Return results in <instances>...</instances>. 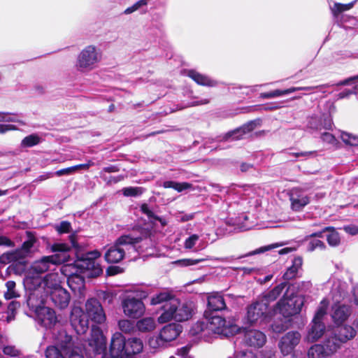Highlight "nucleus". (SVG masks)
Instances as JSON below:
<instances>
[{
	"label": "nucleus",
	"mask_w": 358,
	"mask_h": 358,
	"mask_svg": "<svg viewBox=\"0 0 358 358\" xmlns=\"http://www.w3.org/2000/svg\"><path fill=\"white\" fill-rule=\"evenodd\" d=\"M335 336L343 344L348 341L352 339L356 335V331L351 326H341L334 329L333 331Z\"/></svg>",
	"instance_id": "obj_26"
},
{
	"label": "nucleus",
	"mask_w": 358,
	"mask_h": 358,
	"mask_svg": "<svg viewBox=\"0 0 358 358\" xmlns=\"http://www.w3.org/2000/svg\"><path fill=\"white\" fill-rule=\"evenodd\" d=\"M315 154V152L310 151V152H289V156H293L296 158L298 157H304V158H308L310 157H313Z\"/></svg>",
	"instance_id": "obj_54"
},
{
	"label": "nucleus",
	"mask_w": 358,
	"mask_h": 358,
	"mask_svg": "<svg viewBox=\"0 0 358 358\" xmlns=\"http://www.w3.org/2000/svg\"><path fill=\"white\" fill-rule=\"evenodd\" d=\"M280 96H282V90H275L273 92L261 94V97L264 99H271Z\"/></svg>",
	"instance_id": "obj_51"
},
{
	"label": "nucleus",
	"mask_w": 358,
	"mask_h": 358,
	"mask_svg": "<svg viewBox=\"0 0 358 358\" xmlns=\"http://www.w3.org/2000/svg\"><path fill=\"white\" fill-rule=\"evenodd\" d=\"M182 331L180 324L172 323L164 327L158 335L150 337L148 340V345L154 350H159L175 340Z\"/></svg>",
	"instance_id": "obj_11"
},
{
	"label": "nucleus",
	"mask_w": 358,
	"mask_h": 358,
	"mask_svg": "<svg viewBox=\"0 0 358 358\" xmlns=\"http://www.w3.org/2000/svg\"><path fill=\"white\" fill-rule=\"evenodd\" d=\"M148 231L134 230L128 234L120 236L105 254V259L109 263H117L123 259L126 250L134 248L136 244L147 238Z\"/></svg>",
	"instance_id": "obj_4"
},
{
	"label": "nucleus",
	"mask_w": 358,
	"mask_h": 358,
	"mask_svg": "<svg viewBox=\"0 0 358 358\" xmlns=\"http://www.w3.org/2000/svg\"><path fill=\"white\" fill-rule=\"evenodd\" d=\"M321 138L324 142L334 145L336 143L335 136L328 132H324L322 134Z\"/></svg>",
	"instance_id": "obj_49"
},
{
	"label": "nucleus",
	"mask_w": 358,
	"mask_h": 358,
	"mask_svg": "<svg viewBox=\"0 0 358 358\" xmlns=\"http://www.w3.org/2000/svg\"><path fill=\"white\" fill-rule=\"evenodd\" d=\"M117 326L121 332L117 331L112 335L108 350L104 358H138V355L143 350V341L136 337L126 338L122 334H133L136 328L134 322L122 319L118 321Z\"/></svg>",
	"instance_id": "obj_1"
},
{
	"label": "nucleus",
	"mask_w": 358,
	"mask_h": 358,
	"mask_svg": "<svg viewBox=\"0 0 358 358\" xmlns=\"http://www.w3.org/2000/svg\"><path fill=\"white\" fill-rule=\"evenodd\" d=\"M143 213L146 215L150 219L159 220V218L154 215L152 211L150 209L147 204H143L141 207Z\"/></svg>",
	"instance_id": "obj_52"
},
{
	"label": "nucleus",
	"mask_w": 358,
	"mask_h": 358,
	"mask_svg": "<svg viewBox=\"0 0 358 358\" xmlns=\"http://www.w3.org/2000/svg\"><path fill=\"white\" fill-rule=\"evenodd\" d=\"M203 261H204L203 259H183L177 261L176 263L182 266H192V265L197 264Z\"/></svg>",
	"instance_id": "obj_47"
},
{
	"label": "nucleus",
	"mask_w": 358,
	"mask_h": 358,
	"mask_svg": "<svg viewBox=\"0 0 358 358\" xmlns=\"http://www.w3.org/2000/svg\"><path fill=\"white\" fill-rule=\"evenodd\" d=\"M329 305V302L327 299H324L321 302L320 304L317 308V310L314 316V318L313 320H315V321H322V317L326 315L327 313V309Z\"/></svg>",
	"instance_id": "obj_41"
},
{
	"label": "nucleus",
	"mask_w": 358,
	"mask_h": 358,
	"mask_svg": "<svg viewBox=\"0 0 358 358\" xmlns=\"http://www.w3.org/2000/svg\"><path fill=\"white\" fill-rule=\"evenodd\" d=\"M194 306L191 302L181 301L178 299H172L162 306L163 312L158 317L161 324L175 320L182 322L189 320L193 312Z\"/></svg>",
	"instance_id": "obj_6"
},
{
	"label": "nucleus",
	"mask_w": 358,
	"mask_h": 358,
	"mask_svg": "<svg viewBox=\"0 0 358 358\" xmlns=\"http://www.w3.org/2000/svg\"><path fill=\"white\" fill-rule=\"evenodd\" d=\"M191 186L192 185L188 182H177L174 181H165L163 183L164 188H173L178 192L189 189Z\"/></svg>",
	"instance_id": "obj_39"
},
{
	"label": "nucleus",
	"mask_w": 358,
	"mask_h": 358,
	"mask_svg": "<svg viewBox=\"0 0 358 358\" xmlns=\"http://www.w3.org/2000/svg\"><path fill=\"white\" fill-rule=\"evenodd\" d=\"M41 141V138L36 134L29 135L24 138L21 142L22 148H30L39 144Z\"/></svg>",
	"instance_id": "obj_38"
},
{
	"label": "nucleus",
	"mask_w": 358,
	"mask_h": 358,
	"mask_svg": "<svg viewBox=\"0 0 358 358\" xmlns=\"http://www.w3.org/2000/svg\"><path fill=\"white\" fill-rule=\"evenodd\" d=\"M1 245H6V246H13V243L12 241H10L9 238H8L6 236H1Z\"/></svg>",
	"instance_id": "obj_63"
},
{
	"label": "nucleus",
	"mask_w": 358,
	"mask_h": 358,
	"mask_svg": "<svg viewBox=\"0 0 358 358\" xmlns=\"http://www.w3.org/2000/svg\"><path fill=\"white\" fill-rule=\"evenodd\" d=\"M49 295L55 306L59 308H66L70 301V295L63 287L52 291Z\"/></svg>",
	"instance_id": "obj_25"
},
{
	"label": "nucleus",
	"mask_w": 358,
	"mask_h": 358,
	"mask_svg": "<svg viewBox=\"0 0 358 358\" xmlns=\"http://www.w3.org/2000/svg\"><path fill=\"white\" fill-rule=\"evenodd\" d=\"M24 124L22 121L20 120L17 115L1 113V133L16 130L17 129V125H23Z\"/></svg>",
	"instance_id": "obj_23"
},
{
	"label": "nucleus",
	"mask_w": 358,
	"mask_h": 358,
	"mask_svg": "<svg viewBox=\"0 0 358 358\" xmlns=\"http://www.w3.org/2000/svg\"><path fill=\"white\" fill-rule=\"evenodd\" d=\"M85 310L88 317L95 323L102 324L106 321V314L97 299L94 298L88 299L85 303Z\"/></svg>",
	"instance_id": "obj_19"
},
{
	"label": "nucleus",
	"mask_w": 358,
	"mask_h": 358,
	"mask_svg": "<svg viewBox=\"0 0 358 358\" xmlns=\"http://www.w3.org/2000/svg\"><path fill=\"white\" fill-rule=\"evenodd\" d=\"M27 240L25 241L22 248L13 252H5L1 255V263L8 264L11 262L24 263V259L29 257L34 251L36 238L31 232H27Z\"/></svg>",
	"instance_id": "obj_12"
},
{
	"label": "nucleus",
	"mask_w": 358,
	"mask_h": 358,
	"mask_svg": "<svg viewBox=\"0 0 358 358\" xmlns=\"http://www.w3.org/2000/svg\"><path fill=\"white\" fill-rule=\"evenodd\" d=\"M20 306V303L17 301H11L8 306V316L6 317L7 322H10L15 317V310Z\"/></svg>",
	"instance_id": "obj_42"
},
{
	"label": "nucleus",
	"mask_w": 358,
	"mask_h": 358,
	"mask_svg": "<svg viewBox=\"0 0 358 358\" xmlns=\"http://www.w3.org/2000/svg\"><path fill=\"white\" fill-rule=\"evenodd\" d=\"M55 229L59 234L67 233L71 229V224L68 222L64 221L57 225Z\"/></svg>",
	"instance_id": "obj_48"
},
{
	"label": "nucleus",
	"mask_w": 358,
	"mask_h": 358,
	"mask_svg": "<svg viewBox=\"0 0 358 358\" xmlns=\"http://www.w3.org/2000/svg\"><path fill=\"white\" fill-rule=\"evenodd\" d=\"M188 76L199 85L206 86H213L215 85V83L208 76L201 74L195 71H189L188 72Z\"/></svg>",
	"instance_id": "obj_33"
},
{
	"label": "nucleus",
	"mask_w": 358,
	"mask_h": 358,
	"mask_svg": "<svg viewBox=\"0 0 358 358\" xmlns=\"http://www.w3.org/2000/svg\"><path fill=\"white\" fill-rule=\"evenodd\" d=\"M123 194L126 196H139L143 193V189L141 187H125L122 189Z\"/></svg>",
	"instance_id": "obj_44"
},
{
	"label": "nucleus",
	"mask_w": 358,
	"mask_h": 358,
	"mask_svg": "<svg viewBox=\"0 0 358 358\" xmlns=\"http://www.w3.org/2000/svg\"><path fill=\"white\" fill-rule=\"evenodd\" d=\"M52 250L57 253L50 256L42 257L40 260L34 262L24 280V284L28 289H36L41 287L42 278L40 274L53 270L56 264H63L67 262L66 252L70 250V246L65 243H56L52 245Z\"/></svg>",
	"instance_id": "obj_2"
},
{
	"label": "nucleus",
	"mask_w": 358,
	"mask_h": 358,
	"mask_svg": "<svg viewBox=\"0 0 358 358\" xmlns=\"http://www.w3.org/2000/svg\"><path fill=\"white\" fill-rule=\"evenodd\" d=\"M343 345V343L338 340L335 336L333 331L328 333L324 341V345H322L329 356L334 355Z\"/></svg>",
	"instance_id": "obj_28"
},
{
	"label": "nucleus",
	"mask_w": 358,
	"mask_h": 358,
	"mask_svg": "<svg viewBox=\"0 0 358 358\" xmlns=\"http://www.w3.org/2000/svg\"><path fill=\"white\" fill-rule=\"evenodd\" d=\"M303 264V259L300 257L294 258L292 264L289 267L283 275L285 280H291L295 278L301 269Z\"/></svg>",
	"instance_id": "obj_30"
},
{
	"label": "nucleus",
	"mask_w": 358,
	"mask_h": 358,
	"mask_svg": "<svg viewBox=\"0 0 358 358\" xmlns=\"http://www.w3.org/2000/svg\"><path fill=\"white\" fill-rule=\"evenodd\" d=\"M323 231L329 232L327 236V241L329 245L335 247L339 245L341 242V238L338 233L335 230L334 227H326L323 229Z\"/></svg>",
	"instance_id": "obj_36"
},
{
	"label": "nucleus",
	"mask_w": 358,
	"mask_h": 358,
	"mask_svg": "<svg viewBox=\"0 0 358 358\" xmlns=\"http://www.w3.org/2000/svg\"><path fill=\"white\" fill-rule=\"evenodd\" d=\"M52 338L55 345L46 349L47 358H84L81 346L66 330H57Z\"/></svg>",
	"instance_id": "obj_3"
},
{
	"label": "nucleus",
	"mask_w": 358,
	"mask_h": 358,
	"mask_svg": "<svg viewBox=\"0 0 358 358\" xmlns=\"http://www.w3.org/2000/svg\"><path fill=\"white\" fill-rule=\"evenodd\" d=\"M39 301L37 303H34V306H30L32 308H35V320L41 327L45 329H51L57 322V319L55 312L45 306H40Z\"/></svg>",
	"instance_id": "obj_16"
},
{
	"label": "nucleus",
	"mask_w": 358,
	"mask_h": 358,
	"mask_svg": "<svg viewBox=\"0 0 358 358\" xmlns=\"http://www.w3.org/2000/svg\"><path fill=\"white\" fill-rule=\"evenodd\" d=\"M100 256L101 252L96 250L82 255L73 264H64L61 268V272L67 277V279L78 273L80 274L84 271L90 270L98 275L102 273V268L96 262V259Z\"/></svg>",
	"instance_id": "obj_5"
},
{
	"label": "nucleus",
	"mask_w": 358,
	"mask_h": 358,
	"mask_svg": "<svg viewBox=\"0 0 358 358\" xmlns=\"http://www.w3.org/2000/svg\"><path fill=\"white\" fill-rule=\"evenodd\" d=\"M136 327L141 332H150L156 328V322L152 317H144L136 322Z\"/></svg>",
	"instance_id": "obj_31"
},
{
	"label": "nucleus",
	"mask_w": 358,
	"mask_h": 358,
	"mask_svg": "<svg viewBox=\"0 0 358 358\" xmlns=\"http://www.w3.org/2000/svg\"><path fill=\"white\" fill-rule=\"evenodd\" d=\"M102 60V52L94 45L85 46L77 56L75 67L81 73H87L96 69Z\"/></svg>",
	"instance_id": "obj_7"
},
{
	"label": "nucleus",
	"mask_w": 358,
	"mask_h": 358,
	"mask_svg": "<svg viewBox=\"0 0 358 358\" xmlns=\"http://www.w3.org/2000/svg\"><path fill=\"white\" fill-rule=\"evenodd\" d=\"M17 296V293L15 292V291H6L5 293H4V297L6 299H11L13 298H15Z\"/></svg>",
	"instance_id": "obj_62"
},
{
	"label": "nucleus",
	"mask_w": 358,
	"mask_h": 358,
	"mask_svg": "<svg viewBox=\"0 0 358 358\" xmlns=\"http://www.w3.org/2000/svg\"><path fill=\"white\" fill-rule=\"evenodd\" d=\"M175 298L176 297L168 292H162L152 297L150 303L152 305H157L164 303V305L169 302L172 299Z\"/></svg>",
	"instance_id": "obj_37"
},
{
	"label": "nucleus",
	"mask_w": 358,
	"mask_h": 358,
	"mask_svg": "<svg viewBox=\"0 0 358 358\" xmlns=\"http://www.w3.org/2000/svg\"><path fill=\"white\" fill-rule=\"evenodd\" d=\"M208 306L212 310H221L226 308L225 301L222 295L213 293L208 297Z\"/></svg>",
	"instance_id": "obj_29"
},
{
	"label": "nucleus",
	"mask_w": 358,
	"mask_h": 358,
	"mask_svg": "<svg viewBox=\"0 0 358 358\" xmlns=\"http://www.w3.org/2000/svg\"><path fill=\"white\" fill-rule=\"evenodd\" d=\"M3 353L10 357H17L19 355V351L14 346H6L3 349Z\"/></svg>",
	"instance_id": "obj_50"
},
{
	"label": "nucleus",
	"mask_w": 358,
	"mask_h": 358,
	"mask_svg": "<svg viewBox=\"0 0 358 358\" xmlns=\"http://www.w3.org/2000/svg\"><path fill=\"white\" fill-rule=\"evenodd\" d=\"M121 305L124 314L129 318H138L145 313L144 303L134 295L129 294L124 296L122 300Z\"/></svg>",
	"instance_id": "obj_15"
},
{
	"label": "nucleus",
	"mask_w": 358,
	"mask_h": 358,
	"mask_svg": "<svg viewBox=\"0 0 358 358\" xmlns=\"http://www.w3.org/2000/svg\"><path fill=\"white\" fill-rule=\"evenodd\" d=\"M94 164L93 162H89L87 164H82L75 166L76 171H78L80 170H87L91 166Z\"/></svg>",
	"instance_id": "obj_59"
},
{
	"label": "nucleus",
	"mask_w": 358,
	"mask_h": 358,
	"mask_svg": "<svg viewBox=\"0 0 358 358\" xmlns=\"http://www.w3.org/2000/svg\"><path fill=\"white\" fill-rule=\"evenodd\" d=\"M148 296V293L143 290H137L135 292V297L142 301L143 299L146 298Z\"/></svg>",
	"instance_id": "obj_61"
},
{
	"label": "nucleus",
	"mask_w": 358,
	"mask_h": 358,
	"mask_svg": "<svg viewBox=\"0 0 358 358\" xmlns=\"http://www.w3.org/2000/svg\"><path fill=\"white\" fill-rule=\"evenodd\" d=\"M301 336L299 332L292 331L285 334L280 340L278 347L284 355L292 352L301 341Z\"/></svg>",
	"instance_id": "obj_20"
},
{
	"label": "nucleus",
	"mask_w": 358,
	"mask_h": 358,
	"mask_svg": "<svg viewBox=\"0 0 358 358\" xmlns=\"http://www.w3.org/2000/svg\"><path fill=\"white\" fill-rule=\"evenodd\" d=\"M340 138L344 143L351 146L358 145V136L351 133L341 131Z\"/></svg>",
	"instance_id": "obj_40"
},
{
	"label": "nucleus",
	"mask_w": 358,
	"mask_h": 358,
	"mask_svg": "<svg viewBox=\"0 0 358 358\" xmlns=\"http://www.w3.org/2000/svg\"><path fill=\"white\" fill-rule=\"evenodd\" d=\"M70 321L72 327L78 335L84 334L88 330V319L81 308L73 307L71 310Z\"/></svg>",
	"instance_id": "obj_18"
},
{
	"label": "nucleus",
	"mask_w": 358,
	"mask_h": 358,
	"mask_svg": "<svg viewBox=\"0 0 358 358\" xmlns=\"http://www.w3.org/2000/svg\"><path fill=\"white\" fill-rule=\"evenodd\" d=\"M291 208L294 211L301 210L310 202V198L304 191L299 188H293L289 193Z\"/></svg>",
	"instance_id": "obj_21"
},
{
	"label": "nucleus",
	"mask_w": 358,
	"mask_h": 358,
	"mask_svg": "<svg viewBox=\"0 0 358 358\" xmlns=\"http://www.w3.org/2000/svg\"><path fill=\"white\" fill-rule=\"evenodd\" d=\"M245 323L259 325L266 321L269 310L266 302L257 301L247 307Z\"/></svg>",
	"instance_id": "obj_14"
},
{
	"label": "nucleus",
	"mask_w": 358,
	"mask_h": 358,
	"mask_svg": "<svg viewBox=\"0 0 358 358\" xmlns=\"http://www.w3.org/2000/svg\"><path fill=\"white\" fill-rule=\"evenodd\" d=\"M303 298L287 290L278 303L279 312L285 317L299 314L303 305Z\"/></svg>",
	"instance_id": "obj_13"
},
{
	"label": "nucleus",
	"mask_w": 358,
	"mask_h": 358,
	"mask_svg": "<svg viewBox=\"0 0 358 358\" xmlns=\"http://www.w3.org/2000/svg\"><path fill=\"white\" fill-rule=\"evenodd\" d=\"M60 283L61 281L58 273H52L48 274L44 279H42L41 287L38 286L36 289H30L32 292L29 294L27 299L28 306L34 307V300L38 295H40L39 303H43L45 298L52 293V291L62 287Z\"/></svg>",
	"instance_id": "obj_9"
},
{
	"label": "nucleus",
	"mask_w": 358,
	"mask_h": 358,
	"mask_svg": "<svg viewBox=\"0 0 358 358\" xmlns=\"http://www.w3.org/2000/svg\"><path fill=\"white\" fill-rule=\"evenodd\" d=\"M244 341L250 346L260 348L265 344L266 337L262 331L252 329L245 332Z\"/></svg>",
	"instance_id": "obj_24"
},
{
	"label": "nucleus",
	"mask_w": 358,
	"mask_h": 358,
	"mask_svg": "<svg viewBox=\"0 0 358 358\" xmlns=\"http://www.w3.org/2000/svg\"><path fill=\"white\" fill-rule=\"evenodd\" d=\"M332 299L336 304L332 308L331 317L336 323L344 322L350 315V308L338 303L348 295V285L345 282L337 281L331 289Z\"/></svg>",
	"instance_id": "obj_8"
},
{
	"label": "nucleus",
	"mask_w": 358,
	"mask_h": 358,
	"mask_svg": "<svg viewBox=\"0 0 358 358\" xmlns=\"http://www.w3.org/2000/svg\"><path fill=\"white\" fill-rule=\"evenodd\" d=\"M271 329L273 332L279 334L285 331L286 329V327L282 323L275 322L273 324H272Z\"/></svg>",
	"instance_id": "obj_56"
},
{
	"label": "nucleus",
	"mask_w": 358,
	"mask_h": 358,
	"mask_svg": "<svg viewBox=\"0 0 358 358\" xmlns=\"http://www.w3.org/2000/svg\"><path fill=\"white\" fill-rule=\"evenodd\" d=\"M325 325L322 321L313 320L304 340L313 343L319 340L324 334Z\"/></svg>",
	"instance_id": "obj_22"
},
{
	"label": "nucleus",
	"mask_w": 358,
	"mask_h": 358,
	"mask_svg": "<svg viewBox=\"0 0 358 358\" xmlns=\"http://www.w3.org/2000/svg\"><path fill=\"white\" fill-rule=\"evenodd\" d=\"M285 287V285L283 283H281V284L277 285L273 289H271L269 292L263 296V298L259 301L266 302L267 305L268 306V303L270 302L275 301L278 298V296L282 293Z\"/></svg>",
	"instance_id": "obj_35"
},
{
	"label": "nucleus",
	"mask_w": 358,
	"mask_h": 358,
	"mask_svg": "<svg viewBox=\"0 0 358 358\" xmlns=\"http://www.w3.org/2000/svg\"><path fill=\"white\" fill-rule=\"evenodd\" d=\"M53 176V173H45L43 175H41L39 176L36 179V181H43V180H47L51 177H52Z\"/></svg>",
	"instance_id": "obj_64"
},
{
	"label": "nucleus",
	"mask_w": 358,
	"mask_h": 358,
	"mask_svg": "<svg viewBox=\"0 0 358 358\" xmlns=\"http://www.w3.org/2000/svg\"><path fill=\"white\" fill-rule=\"evenodd\" d=\"M344 230L351 234V235H356L358 234V227L355 225H349L344 227Z\"/></svg>",
	"instance_id": "obj_57"
},
{
	"label": "nucleus",
	"mask_w": 358,
	"mask_h": 358,
	"mask_svg": "<svg viewBox=\"0 0 358 358\" xmlns=\"http://www.w3.org/2000/svg\"><path fill=\"white\" fill-rule=\"evenodd\" d=\"M87 343V350L94 354H101L106 350V338L99 327L93 326L92 327Z\"/></svg>",
	"instance_id": "obj_17"
},
{
	"label": "nucleus",
	"mask_w": 358,
	"mask_h": 358,
	"mask_svg": "<svg viewBox=\"0 0 358 358\" xmlns=\"http://www.w3.org/2000/svg\"><path fill=\"white\" fill-rule=\"evenodd\" d=\"M248 189H249V187H248V186L233 185L230 187L229 192H234L235 194H243Z\"/></svg>",
	"instance_id": "obj_55"
},
{
	"label": "nucleus",
	"mask_w": 358,
	"mask_h": 358,
	"mask_svg": "<svg viewBox=\"0 0 358 358\" xmlns=\"http://www.w3.org/2000/svg\"><path fill=\"white\" fill-rule=\"evenodd\" d=\"M198 325L200 326L201 331L206 329L209 332L224 336H229L238 331V327L236 325L227 322L224 318L217 315L212 316L209 319H206V322H201Z\"/></svg>",
	"instance_id": "obj_10"
},
{
	"label": "nucleus",
	"mask_w": 358,
	"mask_h": 358,
	"mask_svg": "<svg viewBox=\"0 0 358 358\" xmlns=\"http://www.w3.org/2000/svg\"><path fill=\"white\" fill-rule=\"evenodd\" d=\"M140 8H141V6L138 3V2H136L133 6L125 9L124 11V13L126 15L131 14V13H134V11L137 10L138 9H139Z\"/></svg>",
	"instance_id": "obj_58"
},
{
	"label": "nucleus",
	"mask_w": 358,
	"mask_h": 358,
	"mask_svg": "<svg viewBox=\"0 0 358 358\" xmlns=\"http://www.w3.org/2000/svg\"><path fill=\"white\" fill-rule=\"evenodd\" d=\"M199 239V236L197 234H192L187 238L184 242V248L187 250H192L196 245Z\"/></svg>",
	"instance_id": "obj_43"
},
{
	"label": "nucleus",
	"mask_w": 358,
	"mask_h": 358,
	"mask_svg": "<svg viewBox=\"0 0 358 358\" xmlns=\"http://www.w3.org/2000/svg\"><path fill=\"white\" fill-rule=\"evenodd\" d=\"M352 6V3L349 4H341V3H335L334 6L331 8V10L334 15H337L343 11L348 10L350 9Z\"/></svg>",
	"instance_id": "obj_46"
},
{
	"label": "nucleus",
	"mask_w": 358,
	"mask_h": 358,
	"mask_svg": "<svg viewBox=\"0 0 358 358\" xmlns=\"http://www.w3.org/2000/svg\"><path fill=\"white\" fill-rule=\"evenodd\" d=\"M257 124V121L250 122L242 127L227 133L225 136V139L231 138L232 140H238L244 134L250 132L256 127Z\"/></svg>",
	"instance_id": "obj_27"
},
{
	"label": "nucleus",
	"mask_w": 358,
	"mask_h": 358,
	"mask_svg": "<svg viewBox=\"0 0 358 358\" xmlns=\"http://www.w3.org/2000/svg\"><path fill=\"white\" fill-rule=\"evenodd\" d=\"M67 283L73 292L81 293L84 288L85 280L80 274L78 273L68 278Z\"/></svg>",
	"instance_id": "obj_32"
},
{
	"label": "nucleus",
	"mask_w": 358,
	"mask_h": 358,
	"mask_svg": "<svg viewBox=\"0 0 358 358\" xmlns=\"http://www.w3.org/2000/svg\"><path fill=\"white\" fill-rule=\"evenodd\" d=\"M308 358H327L329 353L321 344H315L311 346L308 351Z\"/></svg>",
	"instance_id": "obj_34"
},
{
	"label": "nucleus",
	"mask_w": 358,
	"mask_h": 358,
	"mask_svg": "<svg viewBox=\"0 0 358 358\" xmlns=\"http://www.w3.org/2000/svg\"><path fill=\"white\" fill-rule=\"evenodd\" d=\"M121 272V269L119 266H110L107 269V273L109 275H116Z\"/></svg>",
	"instance_id": "obj_60"
},
{
	"label": "nucleus",
	"mask_w": 358,
	"mask_h": 358,
	"mask_svg": "<svg viewBox=\"0 0 358 358\" xmlns=\"http://www.w3.org/2000/svg\"><path fill=\"white\" fill-rule=\"evenodd\" d=\"M75 172H76V171L75 166H71V167H69V168H66V169H63L59 170V171H56L55 173V174L57 176H62L63 175H71V174H72V173H73Z\"/></svg>",
	"instance_id": "obj_53"
},
{
	"label": "nucleus",
	"mask_w": 358,
	"mask_h": 358,
	"mask_svg": "<svg viewBox=\"0 0 358 358\" xmlns=\"http://www.w3.org/2000/svg\"><path fill=\"white\" fill-rule=\"evenodd\" d=\"M317 248L324 249L325 245L324 243L318 239H312L310 240L307 245V250L309 252H313Z\"/></svg>",
	"instance_id": "obj_45"
}]
</instances>
